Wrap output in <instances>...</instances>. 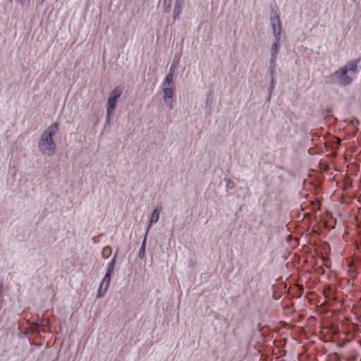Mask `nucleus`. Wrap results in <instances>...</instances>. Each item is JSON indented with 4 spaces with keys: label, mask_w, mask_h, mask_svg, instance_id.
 <instances>
[{
    "label": "nucleus",
    "mask_w": 361,
    "mask_h": 361,
    "mask_svg": "<svg viewBox=\"0 0 361 361\" xmlns=\"http://www.w3.org/2000/svg\"><path fill=\"white\" fill-rule=\"evenodd\" d=\"M58 130L59 123H53L40 135L38 140V148L43 155L51 157L54 154L56 145L54 140V136Z\"/></svg>",
    "instance_id": "nucleus-1"
},
{
    "label": "nucleus",
    "mask_w": 361,
    "mask_h": 361,
    "mask_svg": "<svg viewBox=\"0 0 361 361\" xmlns=\"http://www.w3.org/2000/svg\"><path fill=\"white\" fill-rule=\"evenodd\" d=\"M270 24L274 37V40L270 47V55L276 56L281 48L282 27L279 15L273 10L270 13Z\"/></svg>",
    "instance_id": "nucleus-2"
},
{
    "label": "nucleus",
    "mask_w": 361,
    "mask_h": 361,
    "mask_svg": "<svg viewBox=\"0 0 361 361\" xmlns=\"http://www.w3.org/2000/svg\"><path fill=\"white\" fill-rule=\"evenodd\" d=\"M174 82L169 79H164L162 83L163 100L169 109H173Z\"/></svg>",
    "instance_id": "nucleus-3"
},
{
    "label": "nucleus",
    "mask_w": 361,
    "mask_h": 361,
    "mask_svg": "<svg viewBox=\"0 0 361 361\" xmlns=\"http://www.w3.org/2000/svg\"><path fill=\"white\" fill-rule=\"evenodd\" d=\"M331 83L347 86L352 83L353 78L342 67L328 76Z\"/></svg>",
    "instance_id": "nucleus-4"
},
{
    "label": "nucleus",
    "mask_w": 361,
    "mask_h": 361,
    "mask_svg": "<svg viewBox=\"0 0 361 361\" xmlns=\"http://www.w3.org/2000/svg\"><path fill=\"white\" fill-rule=\"evenodd\" d=\"M121 94L122 90L119 87H116L111 90L107 100L106 111L114 112L115 111L117 100Z\"/></svg>",
    "instance_id": "nucleus-5"
},
{
    "label": "nucleus",
    "mask_w": 361,
    "mask_h": 361,
    "mask_svg": "<svg viewBox=\"0 0 361 361\" xmlns=\"http://www.w3.org/2000/svg\"><path fill=\"white\" fill-rule=\"evenodd\" d=\"M161 209V207L157 206L154 208V209L153 210V212L151 214L150 217H149V225H148L146 233L148 232L152 224H155L159 221V213H160Z\"/></svg>",
    "instance_id": "nucleus-6"
},
{
    "label": "nucleus",
    "mask_w": 361,
    "mask_h": 361,
    "mask_svg": "<svg viewBox=\"0 0 361 361\" xmlns=\"http://www.w3.org/2000/svg\"><path fill=\"white\" fill-rule=\"evenodd\" d=\"M358 63H359V61L353 60V61H351L350 62L346 63L342 68L345 71H346L347 73H348V72L357 73Z\"/></svg>",
    "instance_id": "nucleus-7"
},
{
    "label": "nucleus",
    "mask_w": 361,
    "mask_h": 361,
    "mask_svg": "<svg viewBox=\"0 0 361 361\" xmlns=\"http://www.w3.org/2000/svg\"><path fill=\"white\" fill-rule=\"evenodd\" d=\"M178 62H179L178 57H176L173 59V61L170 67L169 72L167 74V75L166 76L165 79L171 78V80H173V75H174V72H175V68H176V65L178 63Z\"/></svg>",
    "instance_id": "nucleus-8"
},
{
    "label": "nucleus",
    "mask_w": 361,
    "mask_h": 361,
    "mask_svg": "<svg viewBox=\"0 0 361 361\" xmlns=\"http://www.w3.org/2000/svg\"><path fill=\"white\" fill-rule=\"evenodd\" d=\"M109 286L104 285V283L102 282L100 284L99 288L98 290L97 298H99L104 297L105 295V294L106 293V292L109 289Z\"/></svg>",
    "instance_id": "nucleus-9"
},
{
    "label": "nucleus",
    "mask_w": 361,
    "mask_h": 361,
    "mask_svg": "<svg viewBox=\"0 0 361 361\" xmlns=\"http://www.w3.org/2000/svg\"><path fill=\"white\" fill-rule=\"evenodd\" d=\"M276 61V56H271V59H270V61H269V68H270V74L271 75L272 77L274 75Z\"/></svg>",
    "instance_id": "nucleus-10"
},
{
    "label": "nucleus",
    "mask_w": 361,
    "mask_h": 361,
    "mask_svg": "<svg viewBox=\"0 0 361 361\" xmlns=\"http://www.w3.org/2000/svg\"><path fill=\"white\" fill-rule=\"evenodd\" d=\"M111 254V248L109 246L104 247L102 251V255L104 259H107Z\"/></svg>",
    "instance_id": "nucleus-11"
},
{
    "label": "nucleus",
    "mask_w": 361,
    "mask_h": 361,
    "mask_svg": "<svg viewBox=\"0 0 361 361\" xmlns=\"http://www.w3.org/2000/svg\"><path fill=\"white\" fill-rule=\"evenodd\" d=\"M116 262V261L115 260V258H112L111 259V261L108 264L107 270L106 271V273H109V274H112L113 271L115 267Z\"/></svg>",
    "instance_id": "nucleus-12"
},
{
    "label": "nucleus",
    "mask_w": 361,
    "mask_h": 361,
    "mask_svg": "<svg viewBox=\"0 0 361 361\" xmlns=\"http://www.w3.org/2000/svg\"><path fill=\"white\" fill-rule=\"evenodd\" d=\"M172 0H164L163 4L164 7V12L169 13L171 10Z\"/></svg>",
    "instance_id": "nucleus-13"
},
{
    "label": "nucleus",
    "mask_w": 361,
    "mask_h": 361,
    "mask_svg": "<svg viewBox=\"0 0 361 361\" xmlns=\"http://www.w3.org/2000/svg\"><path fill=\"white\" fill-rule=\"evenodd\" d=\"M111 275H112L111 274L106 272L102 282L104 283V285H107L109 286L110 282H111Z\"/></svg>",
    "instance_id": "nucleus-14"
},
{
    "label": "nucleus",
    "mask_w": 361,
    "mask_h": 361,
    "mask_svg": "<svg viewBox=\"0 0 361 361\" xmlns=\"http://www.w3.org/2000/svg\"><path fill=\"white\" fill-rule=\"evenodd\" d=\"M182 10H183V8L174 6V9H173V18H174V19H176V18L179 17V16L182 13Z\"/></svg>",
    "instance_id": "nucleus-15"
},
{
    "label": "nucleus",
    "mask_w": 361,
    "mask_h": 361,
    "mask_svg": "<svg viewBox=\"0 0 361 361\" xmlns=\"http://www.w3.org/2000/svg\"><path fill=\"white\" fill-rule=\"evenodd\" d=\"M226 188L227 189L231 190V189L234 188L235 184L231 180L228 179V180H226Z\"/></svg>",
    "instance_id": "nucleus-16"
},
{
    "label": "nucleus",
    "mask_w": 361,
    "mask_h": 361,
    "mask_svg": "<svg viewBox=\"0 0 361 361\" xmlns=\"http://www.w3.org/2000/svg\"><path fill=\"white\" fill-rule=\"evenodd\" d=\"M183 4L184 0H176L174 6L183 8Z\"/></svg>",
    "instance_id": "nucleus-17"
},
{
    "label": "nucleus",
    "mask_w": 361,
    "mask_h": 361,
    "mask_svg": "<svg viewBox=\"0 0 361 361\" xmlns=\"http://www.w3.org/2000/svg\"><path fill=\"white\" fill-rule=\"evenodd\" d=\"M112 114H113V112L106 111V123H109L110 122Z\"/></svg>",
    "instance_id": "nucleus-18"
},
{
    "label": "nucleus",
    "mask_w": 361,
    "mask_h": 361,
    "mask_svg": "<svg viewBox=\"0 0 361 361\" xmlns=\"http://www.w3.org/2000/svg\"><path fill=\"white\" fill-rule=\"evenodd\" d=\"M145 239L144 240V241L142 243V247H141V248L140 250V252H139L140 257L141 256L142 252H145Z\"/></svg>",
    "instance_id": "nucleus-19"
},
{
    "label": "nucleus",
    "mask_w": 361,
    "mask_h": 361,
    "mask_svg": "<svg viewBox=\"0 0 361 361\" xmlns=\"http://www.w3.org/2000/svg\"><path fill=\"white\" fill-rule=\"evenodd\" d=\"M17 4H19L22 7L24 6V0H15Z\"/></svg>",
    "instance_id": "nucleus-20"
},
{
    "label": "nucleus",
    "mask_w": 361,
    "mask_h": 361,
    "mask_svg": "<svg viewBox=\"0 0 361 361\" xmlns=\"http://www.w3.org/2000/svg\"><path fill=\"white\" fill-rule=\"evenodd\" d=\"M273 83H274V80L272 79L271 81V85H270V87H269V92H271L274 88V85H273Z\"/></svg>",
    "instance_id": "nucleus-21"
},
{
    "label": "nucleus",
    "mask_w": 361,
    "mask_h": 361,
    "mask_svg": "<svg viewBox=\"0 0 361 361\" xmlns=\"http://www.w3.org/2000/svg\"><path fill=\"white\" fill-rule=\"evenodd\" d=\"M118 250H117L115 253L114 254V256L112 258H115V260L116 261V259L118 257Z\"/></svg>",
    "instance_id": "nucleus-22"
},
{
    "label": "nucleus",
    "mask_w": 361,
    "mask_h": 361,
    "mask_svg": "<svg viewBox=\"0 0 361 361\" xmlns=\"http://www.w3.org/2000/svg\"><path fill=\"white\" fill-rule=\"evenodd\" d=\"M212 103V100L210 99H207V104H210Z\"/></svg>",
    "instance_id": "nucleus-23"
}]
</instances>
